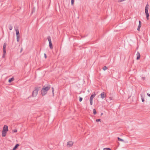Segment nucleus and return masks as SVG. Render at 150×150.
<instances>
[{
    "label": "nucleus",
    "instance_id": "1",
    "mask_svg": "<svg viewBox=\"0 0 150 150\" xmlns=\"http://www.w3.org/2000/svg\"><path fill=\"white\" fill-rule=\"evenodd\" d=\"M39 90V88L35 87V89L32 93V96L33 97H36L38 94V91Z\"/></svg>",
    "mask_w": 150,
    "mask_h": 150
},
{
    "label": "nucleus",
    "instance_id": "2",
    "mask_svg": "<svg viewBox=\"0 0 150 150\" xmlns=\"http://www.w3.org/2000/svg\"><path fill=\"white\" fill-rule=\"evenodd\" d=\"M149 5L147 4L145 8V13H146V18L147 20L149 19V15L148 12V10L149 9Z\"/></svg>",
    "mask_w": 150,
    "mask_h": 150
},
{
    "label": "nucleus",
    "instance_id": "3",
    "mask_svg": "<svg viewBox=\"0 0 150 150\" xmlns=\"http://www.w3.org/2000/svg\"><path fill=\"white\" fill-rule=\"evenodd\" d=\"M47 38L49 42V46L50 48L51 49H53V47L52 45L51 37L50 36H49L47 37Z\"/></svg>",
    "mask_w": 150,
    "mask_h": 150
},
{
    "label": "nucleus",
    "instance_id": "4",
    "mask_svg": "<svg viewBox=\"0 0 150 150\" xmlns=\"http://www.w3.org/2000/svg\"><path fill=\"white\" fill-rule=\"evenodd\" d=\"M7 45V44L6 43H5L3 45V57H5V54L6 53V47Z\"/></svg>",
    "mask_w": 150,
    "mask_h": 150
},
{
    "label": "nucleus",
    "instance_id": "5",
    "mask_svg": "<svg viewBox=\"0 0 150 150\" xmlns=\"http://www.w3.org/2000/svg\"><path fill=\"white\" fill-rule=\"evenodd\" d=\"M74 144L73 142L72 141H69L67 142V146L68 147H71Z\"/></svg>",
    "mask_w": 150,
    "mask_h": 150
},
{
    "label": "nucleus",
    "instance_id": "6",
    "mask_svg": "<svg viewBox=\"0 0 150 150\" xmlns=\"http://www.w3.org/2000/svg\"><path fill=\"white\" fill-rule=\"evenodd\" d=\"M47 92L42 88L41 91V94L42 96H44L47 93Z\"/></svg>",
    "mask_w": 150,
    "mask_h": 150
},
{
    "label": "nucleus",
    "instance_id": "7",
    "mask_svg": "<svg viewBox=\"0 0 150 150\" xmlns=\"http://www.w3.org/2000/svg\"><path fill=\"white\" fill-rule=\"evenodd\" d=\"M15 30L16 32V35L17 36H19V31L18 30V27H15Z\"/></svg>",
    "mask_w": 150,
    "mask_h": 150
},
{
    "label": "nucleus",
    "instance_id": "8",
    "mask_svg": "<svg viewBox=\"0 0 150 150\" xmlns=\"http://www.w3.org/2000/svg\"><path fill=\"white\" fill-rule=\"evenodd\" d=\"M50 88V86H47L45 87V86H44L43 88L47 92L48 90H49Z\"/></svg>",
    "mask_w": 150,
    "mask_h": 150
},
{
    "label": "nucleus",
    "instance_id": "9",
    "mask_svg": "<svg viewBox=\"0 0 150 150\" xmlns=\"http://www.w3.org/2000/svg\"><path fill=\"white\" fill-rule=\"evenodd\" d=\"M3 130L7 132L8 131V127L7 126L5 125L3 127Z\"/></svg>",
    "mask_w": 150,
    "mask_h": 150
},
{
    "label": "nucleus",
    "instance_id": "10",
    "mask_svg": "<svg viewBox=\"0 0 150 150\" xmlns=\"http://www.w3.org/2000/svg\"><path fill=\"white\" fill-rule=\"evenodd\" d=\"M101 98L102 99H103L106 97V95L105 94L104 92H103L100 94Z\"/></svg>",
    "mask_w": 150,
    "mask_h": 150
},
{
    "label": "nucleus",
    "instance_id": "11",
    "mask_svg": "<svg viewBox=\"0 0 150 150\" xmlns=\"http://www.w3.org/2000/svg\"><path fill=\"white\" fill-rule=\"evenodd\" d=\"M137 59L138 60L139 59L140 57V55L139 52L138 51L137 54Z\"/></svg>",
    "mask_w": 150,
    "mask_h": 150
},
{
    "label": "nucleus",
    "instance_id": "12",
    "mask_svg": "<svg viewBox=\"0 0 150 150\" xmlns=\"http://www.w3.org/2000/svg\"><path fill=\"white\" fill-rule=\"evenodd\" d=\"M6 132L2 130V136L3 137H4L6 136Z\"/></svg>",
    "mask_w": 150,
    "mask_h": 150
},
{
    "label": "nucleus",
    "instance_id": "13",
    "mask_svg": "<svg viewBox=\"0 0 150 150\" xmlns=\"http://www.w3.org/2000/svg\"><path fill=\"white\" fill-rule=\"evenodd\" d=\"M19 146V145L18 144H17L16 145L14 146L13 148V150H16L17 147Z\"/></svg>",
    "mask_w": 150,
    "mask_h": 150
},
{
    "label": "nucleus",
    "instance_id": "14",
    "mask_svg": "<svg viewBox=\"0 0 150 150\" xmlns=\"http://www.w3.org/2000/svg\"><path fill=\"white\" fill-rule=\"evenodd\" d=\"M96 95L93 94L90 97V100H93V98L95 97Z\"/></svg>",
    "mask_w": 150,
    "mask_h": 150
},
{
    "label": "nucleus",
    "instance_id": "15",
    "mask_svg": "<svg viewBox=\"0 0 150 150\" xmlns=\"http://www.w3.org/2000/svg\"><path fill=\"white\" fill-rule=\"evenodd\" d=\"M14 80V78H13V77H12V78H11V79H9V80H8V82H9L10 83V82H11V81H13V80Z\"/></svg>",
    "mask_w": 150,
    "mask_h": 150
},
{
    "label": "nucleus",
    "instance_id": "16",
    "mask_svg": "<svg viewBox=\"0 0 150 150\" xmlns=\"http://www.w3.org/2000/svg\"><path fill=\"white\" fill-rule=\"evenodd\" d=\"M20 38V36H16V39H17V41L18 42H19V38Z\"/></svg>",
    "mask_w": 150,
    "mask_h": 150
},
{
    "label": "nucleus",
    "instance_id": "17",
    "mask_svg": "<svg viewBox=\"0 0 150 150\" xmlns=\"http://www.w3.org/2000/svg\"><path fill=\"white\" fill-rule=\"evenodd\" d=\"M117 139L119 141L124 142V140L123 139L120 138L119 137H117Z\"/></svg>",
    "mask_w": 150,
    "mask_h": 150
},
{
    "label": "nucleus",
    "instance_id": "18",
    "mask_svg": "<svg viewBox=\"0 0 150 150\" xmlns=\"http://www.w3.org/2000/svg\"><path fill=\"white\" fill-rule=\"evenodd\" d=\"M93 113L94 115H95L96 114L97 112L96 110L95 109H94L93 110Z\"/></svg>",
    "mask_w": 150,
    "mask_h": 150
},
{
    "label": "nucleus",
    "instance_id": "19",
    "mask_svg": "<svg viewBox=\"0 0 150 150\" xmlns=\"http://www.w3.org/2000/svg\"><path fill=\"white\" fill-rule=\"evenodd\" d=\"M141 97L142 101V102H144V99L142 95V94L141 95Z\"/></svg>",
    "mask_w": 150,
    "mask_h": 150
},
{
    "label": "nucleus",
    "instance_id": "20",
    "mask_svg": "<svg viewBox=\"0 0 150 150\" xmlns=\"http://www.w3.org/2000/svg\"><path fill=\"white\" fill-rule=\"evenodd\" d=\"M104 150H111L110 149L108 148H105L103 149Z\"/></svg>",
    "mask_w": 150,
    "mask_h": 150
},
{
    "label": "nucleus",
    "instance_id": "21",
    "mask_svg": "<svg viewBox=\"0 0 150 150\" xmlns=\"http://www.w3.org/2000/svg\"><path fill=\"white\" fill-rule=\"evenodd\" d=\"M9 28L10 30H12V26L11 25H9Z\"/></svg>",
    "mask_w": 150,
    "mask_h": 150
},
{
    "label": "nucleus",
    "instance_id": "22",
    "mask_svg": "<svg viewBox=\"0 0 150 150\" xmlns=\"http://www.w3.org/2000/svg\"><path fill=\"white\" fill-rule=\"evenodd\" d=\"M107 69V67L106 66H104L103 68V69L104 71L105 70Z\"/></svg>",
    "mask_w": 150,
    "mask_h": 150
},
{
    "label": "nucleus",
    "instance_id": "23",
    "mask_svg": "<svg viewBox=\"0 0 150 150\" xmlns=\"http://www.w3.org/2000/svg\"><path fill=\"white\" fill-rule=\"evenodd\" d=\"M74 0H71V4L72 5H73L74 3Z\"/></svg>",
    "mask_w": 150,
    "mask_h": 150
},
{
    "label": "nucleus",
    "instance_id": "24",
    "mask_svg": "<svg viewBox=\"0 0 150 150\" xmlns=\"http://www.w3.org/2000/svg\"><path fill=\"white\" fill-rule=\"evenodd\" d=\"M82 98L81 97H79V101L80 102H81L82 100Z\"/></svg>",
    "mask_w": 150,
    "mask_h": 150
},
{
    "label": "nucleus",
    "instance_id": "25",
    "mask_svg": "<svg viewBox=\"0 0 150 150\" xmlns=\"http://www.w3.org/2000/svg\"><path fill=\"white\" fill-rule=\"evenodd\" d=\"M141 27V26H140V25H138V27L137 29V30H138L139 31Z\"/></svg>",
    "mask_w": 150,
    "mask_h": 150
},
{
    "label": "nucleus",
    "instance_id": "26",
    "mask_svg": "<svg viewBox=\"0 0 150 150\" xmlns=\"http://www.w3.org/2000/svg\"><path fill=\"white\" fill-rule=\"evenodd\" d=\"M90 102L91 105H92L93 103V100H90Z\"/></svg>",
    "mask_w": 150,
    "mask_h": 150
},
{
    "label": "nucleus",
    "instance_id": "27",
    "mask_svg": "<svg viewBox=\"0 0 150 150\" xmlns=\"http://www.w3.org/2000/svg\"><path fill=\"white\" fill-rule=\"evenodd\" d=\"M139 25H140V26H141V21H139Z\"/></svg>",
    "mask_w": 150,
    "mask_h": 150
},
{
    "label": "nucleus",
    "instance_id": "28",
    "mask_svg": "<svg viewBox=\"0 0 150 150\" xmlns=\"http://www.w3.org/2000/svg\"><path fill=\"white\" fill-rule=\"evenodd\" d=\"M96 121L97 122L100 121V119H97L96 120Z\"/></svg>",
    "mask_w": 150,
    "mask_h": 150
},
{
    "label": "nucleus",
    "instance_id": "29",
    "mask_svg": "<svg viewBox=\"0 0 150 150\" xmlns=\"http://www.w3.org/2000/svg\"><path fill=\"white\" fill-rule=\"evenodd\" d=\"M52 91L53 94L54 95V88L53 87H52Z\"/></svg>",
    "mask_w": 150,
    "mask_h": 150
},
{
    "label": "nucleus",
    "instance_id": "30",
    "mask_svg": "<svg viewBox=\"0 0 150 150\" xmlns=\"http://www.w3.org/2000/svg\"><path fill=\"white\" fill-rule=\"evenodd\" d=\"M44 57H45V58H46L47 57V55H46V54L45 53L44 54Z\"/></svg>",
    "mask_w": 150,
    "mask_h": 150
},
{
    "label": "nucleus",
    "instance_id": "31",
    "mask_svg": "<svg viewBox=\"0 0 150 150\" xmlns=\"http://www.w3.org/2000/svg\"><path fill=\"white\" fill-rule=\"evenodd\" d=\"M17 132V130L16 129H14L13 130L14 132Z\"/></svg>",
    "mask_w": 150,
    "mask_h": 150
},
{
    "label": "nucleus",
    "instance_id": "32",
    "mask_svg": "<svg viewBox=\"0 0 150 150\" xmlns=\"http://www.w3.org/2000/svg\"><path fill=\"white\" fill-rule=\"evenodd\" d=\"M147 96H149V97H150V94L149 93H147Z\"/></svg>",
    "mask_w": 150,
    "mask_h": 150
},
{
    "label": "nucleus",
    "instance_id": "33",
    "mask_svg": "<svg viewBox=\"0 0 150 150\" xmlns=\"http://www.w3.org/2000/svg\"><path fill=\"white\" fill-rule=\"evenodd\" d=\"M22 50H23V48H21V51H20V52L21 53L22 52Z\"/></svg>",
    "mask_w": 150,
    "mask_h": 150
},
{
    "label": "nucleus",
    "instance_id": "34",
    "mask_svg": "<svg viewBox=\"0 0 150 150\" xmlns=\"http://www.w3.org/2000/svg\"><path fill=\"white\" fill-rule=\"evenodd\" d=\"M142 79H143V80H144L145 79V78L144 77H142Z\"/></svg>",
    "mask_w": 150,
    "mask_h": 150
},
{
    "label": "nucleus",
    "instance_id": "35",
    "mask_svg": "<svg viewBox=\"0 0 150 150\" xmlns=\"http://www.w3.org/2000/svg\"><path fill=\"white\" fill-rule=\"evenodd\" d=\"M110 99H112V98H111V97H110Z\"/></svg>",
    "mask_w": 150,
    "mask_h": 150
},
{
    "label": "nucleus",
    "instance_id": "36",
    "mask_svg": "<svg viewBox=\"0 0 150 150\" xmlns=\"http://www.w3.org/2000/svg\"><path fill=\"white\" fill-rule=\"evenodd\" d=\"M103 114L102 113H101V115H102Z\"/></svg>",
    "mask_w": 150,
    "mask_h": 150
}]
</instances>
